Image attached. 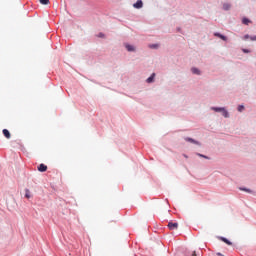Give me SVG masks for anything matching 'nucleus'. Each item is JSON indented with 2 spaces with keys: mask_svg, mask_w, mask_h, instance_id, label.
Returning a JSON list of instances; mask_svg holds the SVG:
<instances>
[{
  "mask_svg": "<svg viewBox=\"0 0 256 256\" xmlns=\"http://www.w3.org/2000/svg\"><path fill=\"white\" fill-rule=\"evenodd\" d=\"M134 9H143V1L137 0L136 3L133 4Z\"/></svg>",
  "mask_w": 256,
  "mask_h": 256,
  "instance_id": "obj_5",
  "label": "nucleus"
},
{
  "mask_svg": "<svg viewBox=\"0 0 256 256\" xmlns=\"http://www.w3.org/2000/svg\"><path fill=\"white\" fill-rule=\"evenodd\" d=\"M185 141H187L188 143H193V145H201V143L193 138H189V137H186L184 138Z\"/></svg>",
  "mask_w": 256,
  "mask_h": 256,
  "instance_id": "obj_8",
  "label": "nucleus"
},
{
  "mask_svg": "<svg viewBox=\"0 0 256 256\" xmlns=\"http://www.w3.org/2000/svg\"><path fill=\"white\" fill-rule=\"evenodd\" d=\"M237 111L238 113H243V111H245V105L243 104L238 105Z\"/></svg>",
  "mask_w": 256,
  "mask_h": 256,
  "instance_id": "obj_12",
  "label": "nucleus"
},
{
  "mask_svg": "<svg viewBox=\"0 0 256 256\" xmlns=\"http://www.w3.org/2000/svg\"><path fill=\"white\" fill-rule=\"evenodd\" d=\"M179 227V224L177 222H169L168 223V228L173 231Z\"/></svg>",
  "mask_w": 256,
  "mask_h": 256,
  "instance_id": "obj_7",
  "label": "nucleus"
},
{
  "mask_svg": "<svg viewBox=\"0 0 256 256\" xmlns=\"http://www.w3.org/2000/svg\"><path fill=\"white\" fill-rule=\"evenodd\" d=\"M220 239H221V241H223L224 243H226V245H232L231 241H229L227 238L221 237Z\"/></svg>",
  "mask_w": 256,
  "mask_h": 256,
  "instance_id": "obj_14",
  "label": "nucleus"
},
{
  "mask_svg": "<svg viewBox=\"0 0 256 256\" xmlns=\"http://www.w3.org/2000/svg\"><path fill=\"white\" fill-rule=\"evenodd\" d=\"M218 256H223V254H221V253H218Z\"/></svg>",
  "mask_w": 256,
  "mask_h": 256,
  "instance_id": "obj_26",
  "label": "nucleus"
},
{
  "mask_svg": "<svg viewBox=\"0 0 256 256\" xmlns=\"http://www.w3.org/2000/svg\"><path fill=\"white\" fill-rule=\"evenodd\" d=\"M242 51H243L244 53H251V50L246 49V48H242Z\"/></svg>",
  "mask_w": 256,
  "mask_h": 256,
  "instance_id": "obj_21",
  "label": "nucleus"
},
{
  "mask_svg": "<svg viewBox=\"0 0 256 256\" xmlns=\"http://www.w3.org/2000/svg\"><path fill=\"white\" fill-rule=\"evenodd\" d=\"M193 256H197V254L195 252H193Z\"/></svg>",
  "mask_w": 256,
  "mask_h": 256,
  "instance_id": "obj_25",
  "label": "nucleus"
},
{
  "mask_svg": "<svg viewBox=\"0 0 256 256\" xmlns=\"http://www.w3.org/2000/svg\"><path fill=\"white\" fill-rule=\"evenodd\" d=\"M210 111H214V113H221L224 119H229V117H231V114H229V110H227L226 107L212 106L210 107Z\"/></svg>",
  "mask_w": 256,
  "mask_h": 256,
  "instance_id": "obj_1",
  "label": "nucleus"
},
{
  "mask_svg": "<svg viewBox=\"0 0 256 256\" xmlns=\"http://www.w3.org/2000/svg\"><path fill=\"white\" fill-rule=\"evenodd\" d=\"M183 157H185V159H188V158H189L186 154H183Z\"/></svg>",
  "mask_w": 256,
  "mask_h": 256,
  "instance_id": "obj_23",
  "label": "nucleus"
},
{
  "mask_svg": "<svg viewBox=\"0 0 256 256\" xmlns=\"http://www.w3.org/2000/svg\"><path fill=\"white\" fill-rule=\"evenodd\" d=\"M3 135L6 137V139H11V133L7 129H3Z\"/></svg>",
  "mask_w": 256,
  "mask_h": 256,
  "instance_id": "obj_11",
  "label": "nucleus"
},
{
  "mask_svg": "<svg viewBox=\"0 0 256 256\" xmlns=\"http://www.w3.org/2000/svg\"><path fill=\"white\" fill-rule=\"evenodd\" d=\"M124 47L128 53H137V46L129 43H124Z\"/></svg>",
  "mask_w": 256,
  "mask_h": 256,
  "instance_id": "obj_2",
  "label": "nucleus"
},
{
  "mask_svg": "<svg viewBox=\"0 0 256 256\" xmlns=\"http://www.w3.org/2000/svg\"><path fill=\"white\" fill-rule=\"evenodd\" d=\"M243 41H247L249 39H251V36L249 34H246L242 37Z\"/></svg>",
  "mask_w": 256,
  "mask_h": 256,
  "instance_id": "obj_18",
  "label": "nucleus"
},
{
  "mask_svg": "<svg viewBox=\"0 0 256 256\" xmlns=\"http://www.w3.org/2000/svg\"><path fill=\"white\" fill-rule=\"evenodd\" d=\"M214 37H218L219 39H222V41H227V36H225L219 32H215Z\"/></svg>",
  "mask_w": 256,
  "mask_h": 256,
  "instance_id": "obj_9",
  "label": "nucleus"
},
{
  "mask_svg": "<svg viewBox=\"0 0 256 256\" xmlns=\"http://www.w3.org/2000/svg\"><path fill=\"white\" fill-rule=\"evenodd\" d=\"M41 5H49V0H40Z\"/></svg>",
  "mask_w": 256,
  "mask_h": 256,
  "instance_id": "obj_19",
  "label": "nucleus"
},
{
  "mask_svg": "<svg viewBox=\"0 0 256 256\" xmlns=\"http://www.w3.org/2000/svg\"><path fill=\"white\" fill-rule=\"evenodd\" d=\"M239 190L240 191H245V193H250V194L253 193V190H251L249 188H246V187H240Z\"/></svg>",
  "mask_w": 256,
  "mask_h": 256,
  "instance_id": "obj_13",
  "label": "nucleus"
},
{
  "mask_svg": "<svg viewBox=\"0 0 256 256\" xmlns=\"http://www.w3.org/2000/svg\"><path fill=\"white\" fill-rule=\"evenodd\" d=\"M38 171H40V173H45V171H47V165L45 164H40L38 166Z\"/></svg>",
  "mask_w": 256,
  "mask_h": 256,
  "instance_id": "obj_10",
  "label": "nucleus"
},
{
  "mask_svg": "<svg viewBox=\"0 0 256 256\" xmlns=\"http://www.w3.org/2000/svg\"><path fill=\"white\" fill-rule=\"evenodd\" d=\"M242 23H243V25H249V23H251V21L249 20V18H243Z\"/></svg>",
  "mask_w": 256,
  "mask_h": 256,
  "instance_id": "obj_15",
  "label": "nucleus"
},
{
  "mask_svg": "<svg viewBox=\"0 0 256 256\" xmlns=\"http://www.w3.org/2000/svg\"><path fill=\"white\" fill-rule=\"evenodd\" d=\"M150 49H159V44H150Z\"/></svg>",
  "mask_w": 256,
  "mask_h": 256,
  "instance_id": "obj_17",
  "label": "nucleus"
},
{
  "mask_svg": "<svg viewBox=\"0 0 256 256\" xmlns=\"http://www.w3.org/2000/svg\"><path fill=\"white\" fill-rule=\"evenodd\" d=\"M197 155H198V157H202L203 159H209V156L199 154V153H197Z\"/></svg>",
  "mask_w": 256,
  "mask_h": 256,
  "instance_id": "obj_20",
  "label": "nucleus"
},
{
  "mask_svg": "<svg viewBox=\"0 0 256 256\" xmlns=\"http://www.w3.org/2000/svg\"><path fill=\"white\" fill-rule=\"evenodd\" d=\"M103 36H104L103 33H100V34H99V37H103Z\"/></svg>",
  "mask_w": 256,
  "mask_h": 256,
  "instance_id": "obj_24",
  "label": "nucleus"
},
{
  "mask_svg": "<svg viewBox=\"0 0 256 256\" xmlns=\"http://www.w3.org/2000/svg\"><path fill=\"white\" fill-rule=\"evenodd\" d=\"M190 73H192V75H197L198 77H201V75H203V70L194 66L190 68Z\"/></svg>",
  "mask_w": 256,
  "mask_h": 256,
  "instance_id": "obj_3",
  "label": "nucleus"
},
{
  "mask_svg": "<svg viewBox=\"0 0 256 256\" xmlns=\"http://www.w3.org/2000/svg\"><path fill=\"white\" fill-rule=\"evenodd\" d=\"M231 7H233V5L229 2H224L222 4L223 11H231Z\"/></svg>",
  "mask_w": 256,
  "mask_h": 256,
  "instance_id": "obj_4",
  "label": "nucleus"
},
{
  "mask_svg": "<svg viewBox=\"0 0 256 256\" xmlns=\"http://www.w3.org/2000/svg\"><path fill=\"white\" fill-rule=\"evenodd\" d=\"M157 74L152 73L147 79H146V83L151 84V83H155V77Z\"/></svg>",
  "mask_w": 256,
  "mask_h": 256,
  "instance_id": "obj_6",
  "label": "nucleus"
},
{
  "mask_svg": "<svg viewBox=\"0 0 256 256\" xmlns=\"http://www.w3.org/2000/svg\"><path fill=\"white\" fill-rule=\"evenodd\" d=\"M25 192H26L25 197L27 199H31V192L29 191V189H26Z\"/></svg>",
  "mask_w": 256,
  "mask_h": 256,
  "instance_id": "obj_16",
  "label": "nucleus"
},
{
  "mask_svg": "<svg viewBox=\"0 0 256 256\" xmlns=\"http://www.w3.org/2000/svg\"><path fill=\"white\" fill-rule=\"evenodd\" d=\"M250 41H256V36H250Z\"/></svg>",
  "mask_w": 256,
  "mask_h": 256,
  "instance_id": "obj_22",
  "label": "nucleus"
}]
</instances>
